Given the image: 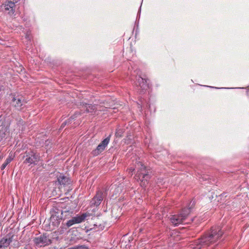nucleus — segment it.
<instances>
[{"instance_id": "1", "label": "nucleus", "mask_w": 249, "mask_h": 249, "mask_svg": "<svg viewBox=\"0 0 249 249\" xmlns=\"http://www.w3.org/2000/svg\"><path fill=\"white\" fill-rule=\"evenodd\" d=\"M224 234L220 226H213L190 246L192 249H200L216 243Z\"/></svg>"}, {"instance_id": "2", "label": "nucleus", "mask_w": 249, "mask_h": 249, "mask_svg": "<svg viewBox=\"0 0 249 249\" xmlns=\"http://www.w3.org/2000/svg\"><path fill=\"white\" fill-rule=\"evenodd\" d=\"M195 204V201L192 200L187 207L183 208L178 213L171 215L170 220L173 225L178 226L180 224L189 223V222H185V221Z\"/></svg>"}, {"instance_id": "3", "label": "nucleus", "mask_w": 249, "mask_h": 249, "mask_svg": "<svg viewBox=\"0 0 249 249\" xmlns=\"http://www.w3.org/2000/svg\"><path fill=\"white\" fill-rule=\"evenodd\" d=\"M135 168L137 169L135 179L141 181L140 185L142 187H146L151 178L149 170L140 161L136 164Z\"/></svg>"}, {"instance_id": "4", "label": "nucleus", "mask_w": 249, "mask_h": 249, "mask_svg": "<svg viewBox=\"0 0 249 249\" xmlns=\"http://www.w3.org/2000/svg\"><path fill=\"white\" fill-rule=\"evenodd\" d=\"M10 124L6 121L5 117L0 116V142L8 138L10 135Z\"/></svg>"}, {"instance_id": "5", "label": "nucleus", "mask_w": 249, "mask_h": 249, "mask_svg": "<svg viewBox=\"0 0 249 249\" xmlns=\"http://www.w3.org/2000/svg\"><path fill=\"white\" fill-rule=\"evenodd\" d=\"M39 156L33 151H26L23 158L24 159V163L36 165L39 160Z\"/></svg>"}, {"instance_id": "6", "label": "nucleus", "mask_w": 249, "mask_h": 249, "mask_svg": "<svg viewBox=\"0 0 249 249\" xmlns=\"http://www.w3.org/2000/svg\"><path fill=\"white\" fill-rule=\"evenodd\" d=\"M89 213H83L81 215H76L75 216L72 217L70 220L67 221L66 225L67 227H70L75 224L80 223L85 221L86 217L89 216Z\"/></svg>"}, {"instance_id": "7", "label": "nucleus", "mask_w": 249, "mask_h": 249, "mask_svg": "<svg viewBox=\"0 0 249 249\" xmlns=\"http://www.w3.org/2000/svg\"><path fill=\"white\" fill-rule=\"evenodd\" d=\"M34 243L37 247H45L51 244L52 241L46 234L40 235L33 239Z\"/></svg>"}, {"instance_id": "8", "label": "nucleus", "mask_w": 249, "mask_h": 249, "mask_svg": "<svg viewBox=\"0 0 249 249\" xmlns=\"http://www.w3.org/2000/svg\"><path fill=\"white\" fill-rule=\"evenodd\" d=\"M56 211L52 212L50 217V222L54 226H58L62 219L63 212L61 210L56 209Z\"/></svg>"}, {"instance_id": "9", "label": "nucleus", "mask_w": 249, "mask_h": 249, "mask_svg": "<svg viewBox=\"0 0 249 249\" xmlns=\"http://www.w3.org/2000/svg\"><path fill=\"white\" fill-rule=\"evenodd\" d=\"M148 81V79L143 78L140 76L137 77L135 84L139 88L138 90L140 92H143L149 87Z\"/></svg>"}, {"instance_id": "10", "label": "nucleus", "mask_w": 249, "mask_h": 249, "mask_svg": "<svg viewBox=\"0 0 249 249\" xmlns=\"http://www.w3.org/2000/svg\"><path fill=\"white\" fill-rule=\"evenodd\" d=\"M111 136V134L109 135L108 136L101 142L97 148L92 151V153L93 155L97 156L105 149L110 141Z\"/></svg>"}, {"instance_id": "11", "label": "nucleus", "mask_w": 249, "mask_h": 249, "mask_svg": "<svg viewBox=\"0 0 249 249\" xmlns=\"http://www.w3.org/2000/svg\"><path fill=\"white\" fill-rule=\"evenodd\" d=\"M14 234L9 232L0 240V249H5L9 247L13 240Z\"/></svg>"}, {"instance_id": "12", "label": "nucleus", "mask_w": 249, "mask_h": 249, "mask_svg": "<svg viewBox=\"0 0 249 249\" xmlns=\"http://www.w3.org/2000/svg\"><path fill=\"white\" fill-rule=\"evenodd\" d=\"M12 103L13 106L18 110H22L25 106L26 102L22 98L12 96Z\"/></svg>"}, {"instance_id": "13", "label": "nucleus", "mask_w": 249, "mask_h": 249, "mask_svg": "<svg viewBox=\"0 0 249 249\" xmlns=\"http://www.w3.org/2000/svg\"><path fill=\"white\" fill-rule=\"evenodd\" d=\"M103 193V192L100 190L96 192V195L90 201V205L91 207H97L101 204L104 198Z\"/></svg>"}, {"instance_id": "14", "label": "nucleus", "mask_w": 249, "mask_h": 249, "mask_svg": "<svg viewBox=\"0 0 249 249\" xmlns=\"http://www.w3.org/2000/svg\"><path fill=\"white\" fill-rule=\"evenodd\" d=\"M57 178V181L60 185L66 186L70 184L71 182V180L69 178L62 174H60Z\"/></svg>"}, {"instance_id": "15", "label": "nucleus", "mask_w": 249, "mask_h": 249, "mask_svg": "<svg viewBox=\"0 0 249 249\" xmlns=\"http://www.w3.org/2000/svg\"><path fill=\"white\" fill-rule=\"evenodd\" d=\"M83 106L86 107L87 112H93L96 110L97 107L96 105L88 104L87 103H83Z\"/></svg>"}, {"instance_id": "16", "label": "nucleus", "mask_w": 249, "mask_h": 249, "mask_svg": "<svg viewBox=\"0 0 249 249\" xmlns=\"http://www.w3.org/2000/svg\"><path fill=\"white\" fill-rule=\"evenodd\" d=\"M13 160V157L12 155H9V157L6 159L5 162L2 164V165L0 167L1 170H4L6 166L10 163Z\"/></svg>"}, {"instance_id": "17", "label": "nucleus", "mask_w": 249, "mask_h": 249, "mask_svg": "<svg viewBox=\"0 0 249 249\" xmlns=\"http://www.w3.org/2000/svg\"><path fill=\"white\" fill-rule=\"evenodd\" d=\"M7 6H9V7L11 9V10L13 11V8L15 7V3L11 0H7Z\"/></svg>"}, {"instance_id": "18", "label": "nucleus", "mask_w": 249, "mask_h": 249, "mask_svg": "<svg viewBox=\"0 0 249 249\" xmlns=\"http://www.w3.org/2000/svg\"><path fill=\"white\" fill-rule=\"evenodd\" d=\"M77 115H80V113H75L73 116H71L69 119L66 120L67 121V124H69L71 123V122L74 120L76 117Z\"/></svg>"}, {"instance_id": "19", "label": "nucleus", "mask_w": 249, "mask_h": 249, "mask_svg": "<svg viewBox=\"0 0 249 249\" xmlns=\"http://www.w3.org/2000/svg\"><path fill=\"white\" fill-rule=\"evenodd\" d=\"M31 36H30V33H27L26 35V39H27L28 41H31Z\"/></svg>"}, {"instance_id": "20", "label": "nucleus", "mask_w": 249, "mask_h": 249, "mask_svg": "<svg viewBox=\"0 0 249 249\" xmlns=\"http://www.w3.org/2000/svg\"><path fill=\"white\" fill-rule=\"evenodd\" d=\"M67 124V121H65L62 124H61V127H60V128H64L66 125Z\"/></svg>"}, {"instance_id": "21", "label": "nucleus", "mask_w": 249, "mask_h": 249, "mask_svg": "<svg viewBox=\"0 0 249 249\" xmlns=\"http://www.w3.org/2000/svg\"><path fill=\"white\" fill-rule=\"evenodd\" d=\"M3 153L0 150V161L3 159Z\"/></svg>"}, {"instance_id": "22", "label": "nucleus", "mask_w": 249, "mask_h": 249, "mask_svg": "<svg viewBox=\"0 0 249 249\" xmlns=\"http://www.w3.org/2000/svg\"><path fill=\"white\" fill-rule=\"evenodd\" d=\"M134 170H135V169L133 168V167H131V168H129L128 169L129 173H131V175H132V173Z\"/></svg>"}, {"instance_id": "23", "label": "nucleus", "mask_w": 249, "mask_h": 249, "mask_svg": "<svg viewBox=\"0 0 249 249\" xmlns=\"http://www.w3.org/2000/svg\"><path fill=\"white\" fill-rule=\"evenodd\" d=\"M77 249H88L86 247L83 246L77 247Z\"/></svg>"}, {"instance_id": "24", "label": "nucleus", "mask_w": 249, "mask_h": 249, "mask_svg": "<svg viewBox=\"0 0 249 249\" xmlns=\"http://www.w3.org/2000/svg\"><path fill=\"white\" fill-rule=\"evenodd\" d=\"M5 9L6 10H9L10 9H11L9 6H7V4H6V5L5 6Z\"/></svg>"}, {"instance_id": "25", "label": "nucleus", "mask_w": 249, "mask_h": 249, "mask_svg": "<svg viewBox=\"0 0 249 249\" xmlns=\"http://www.w3.org/2000/svg\"><path fill=\"white\" fill-rule=\"evenodd\" d=\"M12 1H13L15 3H16L18 2V0H11Z\"/></svg>"}, {"instance_id": "26", "label": "nucleus", "mask_w": 249, "mask_h": 249, "mask_svg": "<svg viewBox=\"0 0 249 249\" xmlns=\"http://www.w3.org/2000/svg\"><path fill=\"white\" fill-rule=\"evenodd\" d=\"M2 89V86H0V91Z\"/></svg>"}, {"instance_id": "27", "label": "nucleus", "mask_w": 249, "mask_h": 249, "mask_svg": "<svg viewBox=\"0 0 249 249\" xmlns=\"http://www.w3.org/2000/svg\"><path fill=\"white\" fill-rule=\"evenodd\" d=\"M193 221V219H191V221Z\"/></svg>"}]
</instances>
